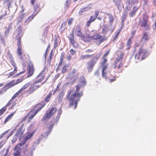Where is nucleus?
<instances>
[{
  "instance_id": "nucleus-48",
  "label": "nucleus",
  "mask_w": 156,
  "mask_h": 156,
  "mask_svg": "<svg viewBox=\"0 0 156 156\" xmlns=\"http://www.w3.org/2000/svg\"><path fill=\"white\" fill-rule=\"evenodd\" d=\"M120 32H121V31L120 30H119L116 33V34H115V35L114 36V38L113 39V41H114L116 40V39L117 38L118 36L119 35Z\"/></svg>"
},
{
  "instance_id": "nucleus-11",
  "label": "nucleus",
  "mask_w": 156,
  "mask_h": 156,
  "mask_svg": "<svg viewBox=\"0 0 156 156\" xmlns=\"http://www.w3.org/2000/svg\"><path fill=\"white\" fill-rule=\"evenodd\" d=\"M76 69H73L69 73L70 78L73 80L71 83L72 84L76 82L79 76V73H76Z\"/></svg>"
},
{
  "instance_id": "nucleus-52",
  "label": "nucleus",
  "mask_w": 156,
  "mask_h": 156,
  "mask_svg": "<svg viewBox=\"0 0 156 156\" xmlns=\"http://www.w3.org/2000/svg\"><path fill=\"white\" fill-rule=\"evenodd\" d=\"M54 123H52L51 125H50V126H49V129H48V131L49 132H51L54 126Z\"/></svg>"
},
{
  "instance_id": "nucleus-58",
  "label": "nucleus",
  "mask_w": 156,
  "mask_h": 156,
  "mask_svg": "<svg viewBox=\"0 0 156 156\" xmlns=\"http://www.w3.org/2000/svg\"><path fill=\"white\" fill-rule=\"evenodd\" d=\"M65 55V53L64 52H62L61 54L60 58L62 59H64V58Z\"/></svg>"
},
{
  "instance_id": "nucleus-25",
  "label": "nucleus",
  "mask_w": 156,
  "mask_h": 156,
  "mask_svg": "<svg viewBox=\"0 0 156 156\" xmlns=\"http://www.w3.org/2000/svg\"><path fill=\"white\" fill-rule=\"evenodd\" d=\"M16 111L14 112H12L8 115L5 118L4 123H6L8 121L10 120L14 114L15 113Z\"/></svg>"
},
{
  "instance_id": "nucleus-46",
  "label": "nucleus",
  "mask_w": 156,
  "mask_h": 156,
  "mask_svg": "<svg viewBox=\"0 0 156 156\" xmlns=\"http://www.w3.org/2000/svg\"><path fill=\"white\" fill-rule=\"evenodd\" d=\"M52 52L51 51L50 53L49 54V58L47 60V62H48L49 63H50L51 59L52 58Z\"/></svg>"
},
{
  "instance_id": "nucleus-20",
  "label": "nucleus",
  "mask_w": 156,
  "mask_h": 156,
  "mask_svg": "<svg viewBox=\"0 0 156 156\" xmlns=\"http://www.w3.org/2000/svg\"><path fill=\"white\" fill-rule=\"evenodd\" d=\"M102 62L101 63V67L102 68L107 69L108 66V64H107L108 60L106 58L102 57Z\"/></svg>"
},
{
  "instance_id": "nucleus-13",
  "label": "nucleus",
  "mask_w": 156,
  "mask_h": 156,
  "mask_svg": "<svg viewBox=\"0 0 156 156\" xmlns=\"http://www.w3.org/2000/svg\"><path fill=\"white\" fill-rule=\"evenodd\" d=\"M23 29L22 28H18L16 30V38L17 40V43H21V39L23 36L22 33Z\"/></svg>"
},
{
  "instance_id": "nucleus-1",
  "label": "nucleus",
  "mask_w": 156,
  "mask_h": 156,
  "mask_svg": "<svg viewBox=\"0 0 156 156\" xmlns=\"http://www.w3.org/2000/svg\"><path fill=\"white\" fill-rule=\"evenodd\" d=\"M81 87V85L78 84L76 86V90L75 92L71 95V90L68 93L66 99L69 102V106L71 107L74 105V109H75L77 106L78 102L79 101L80 98L83 95L82 92L78 93Z\"/></svg>"
},
{
  "instance_id": "nucleus-21",
  "label": "nucleus",
  "mask_w": 156,
  "mask_h": 156,
  "mask_svg": "<svg viewBox=\"0 0 156 156\" xmlns=\"http://www.w3.org/2000/svg\"><path fill=\"white\" fill-rule=\"evenodd\" d=\"M7 57L10 60L11 63H12L13 65H14L15 62L13 58L12 55L10 52L9 50H8L7 53Z\"/></svg>"
},
{
  "instance_id": "nucleus-39",
  "label": "nucleus",
  "mask_w": 156,
  "mask_h": 156,
  "mask_svg": "<svg viewBox=\"0 0 156 156\" xmlns=\"http://www.w3.org/2000/svg\"><path fill=\"white\" fill-rule=\"evenodd\" d=\"M87 7H85L83 8H81L80 9L79 11V12L78 13L80 15H83V12L86 11L87 9Z\"/></svg>"
},
{
  "instance_id": "nucleus-33",
  "label": "nucleus",
  "mask_w": 156,
  "mask_h": 156,
  "mask_svg": "<svg viewBox=\"0 0 156 156\" xmlns=\"http://www.w3.org/2000/svg\"><path fill=\"white\" fill-rule=\"evenodd\" d=\"M52 95V94L51 93H49L46 96V98L44 100V101L46 102H48L49 101Z\"/></svg>"
},
{
  "instance_id": "nucleus-40",
  "label": "nucleus",
  "mask_w": 156,
  "mask_h": 156,
  "mask_svg": "<svg viewBox=\"0 0 156 156\" xmlns=\"http://www.w3.org/2000/svg\"><path fill=\"white\" fill-rule=\"evenodd\" d=\"M68 66L66 65H65L62 69V74L66 73L68 70Z\"/></svg>"
},
{
  "instance_id": "nucleus-61",
  "label": "nucleus",
  "mask_w": 156,
  "mask_h": 156,
  "mask_svg": "<svg viewBox=\"0 0 156 156\" xmlns=\"http://www.w3.org/2000/svg\"><path fill=\"white\" fill-rule=\"evenodd\" d=\"M25 15L24 14H22L21 15L20 18H21V21H23V19H24V18L25 17Z\"/></svg>"
},
{
  "instance_id": "nucleus-6",
  "label": "nucleus",
  "mask_w": 156,
  "mask_h": 156,
  "mask_svg": "<svg viewBox=\"0 0 156 156\" xmlns=\"http://www.w3.org/2000/svg\"><path fill=\"white\" fill-rule=\"evenodd\" d=\"M149 16L147 13L143 14V20L141 22V27H144L146 30H148L150 28V24L148 23Z\"/></svg>"
},
{
  "instance_id": "nucleus-8",
  "label": "nucleus",
  "mask_w": 156,
  "mask_h": 156,
  "mask_svg": "<svg viewBox=\"0 0 156 156\" xmlns=\"http://www.w3.org/2000/svg\"><path fill=\"white\" fill-rule=\"evenodd\" d=\"M91 40H94L98 45H99L105 40L102 36L98 34L91 36Z\"/></svg>"
},
{
  "instance_id": "nucleus-5",
  "label": "nucleus",
  "mask_w": 156,
  "mask_h": 156,
  "mask_svg": "<svg viewBox=\"0 0 156 156\" xmlns=\"http://www.w3.org/2000/svg\"><path fill=\"white\" fill-rule=\"evenodd\" d=\"M57 110L56 107H53L50 109L46 111L42 118V121H45L50 118L52 115L55 113Z\"/></svg>"
},
{
  "instance_id": "nucleus-55",
  "label": "nucleus",
  "mask_w": 156,
  "mask_h": 156,
  "mask_svg": "<svg viewBox=\"0 0 156 156\" xmlns=\"http://www.w3.org/2000/svg\"><path fill=\"white\" fill-rule=\"evenodd\" d=\"M120 45V47H119V49L121 50L123 48L124 46V44L123 43L121 42Z\"/></svg>"
},
{
  "instance_id": "nucleus-59",
  "label": "nucleus",
  "mask_w": 156,
  "mask_h": 156,
  "mask_svg": "<svg viewBox=\"0 0 156 156\" xmlns=\"http://www.w3.org/2000/svg\"><path fill=\"white\" fill-rule=\"evenodd\" d=\"M16 104V102H13L12 103L11 106L9 108V109H12L13 108L15 105Z\"/></svg>"
},
{
  "instance_id": "nucleus-54",
  "label": "nucleus",
  "mask_w": 156,
  "mask_h": 156,
  "mask_svg": "<svg viewBox=\"0 0 156 156\" xmlns=\"http://www.w3.org/2000/svg\"><path fill=\"white\" fill-rule=\"evenodd\" d=\"M70 52L72 55H73L76 53V51L74 50L73 49H71L70 50Z\"/></svg>"
},
{
  "instance_id": "nucleus-60",
  "label": "nucleus",
  "mask_w": 156,
  "mask_h": 156,
  "mask_svg": "<svg viewBox=\"0 0 156 156\" xmlns=\"http://www.w3.org/2000/svg\"><path fill=\"white\" fill-rule=\"evenodd\" d=\"M63 61H64L63 59H62V58H60V62L59 63V64L58 65V66H61V65H62Z\"/></svg>"
},
{
  "instance_id": "nucleus-18",
  "label": "nucleus",
  "mask_w": 156,
  "mask_h": 156,
  "mask_svg": "<svg viewBox=\"0 0 156 156\" xmlns=\"http://www.w3.org/2000/svg\"><path fill=\"white\" fill-rule=\"evenodd\" d=\"M74 31L76 35L77 36L80 37H82L83 35L81 31V29L80 26L77 25L74 29Z\"/></svg>"
},
{
  "instance_id": "nucleus-7",
  "label": "nucleus",
  "mask_w": 156,
  "mask_h": 156,
  "mask_svg": "<svg viewBox=\"0 0 156 156\" xmlns=\"http://www.w3.org/2000/svg\"><path fill=\"white\" fill-rule=\"evenodd\" d=\"M42 85V84H37L36 82H34L31 83L27 89V91L28 94L33 93L34 91L40 88Z\"/></svg>"
},
{
  "instance_id": "nucleus-49",
  "label": "nucleus",
  "mask_w": 156,
  "mask_h": 156,
  "mask_svg": "<svg viewBox=\"0 0 156 156\" xmlns=\"http://www.w3.org/2000/svg\"><path fill=\"white\" fill-rule=\"evenodd\" d=\"M73 18H70L68 21V24L69 25V26H70L72 23H73Z\"/></svg>"
},
{
  "instance_id": "nucleus-53",
  "label": "nucleus",
  "mask_w": 156,
  "mask_h": 156,
  "mask_svg": "<svg viewBox=\"0 0 156 156\" xmlns=\"http://www.w3.org/2000/svg\"><path fill=\"white\" fill-rule=\"evenodd\" d=\"M99 13V11L98 10H96L95 11V16H94V17H95L96 19V18H97V17L98 16Z\"/></svg>"
},
{
  "instance_id": "nucleus-23",
  "label": "nucleus",
  "mask_w": 156,
  "mask_h": 156,
  "mask_svg": "<svg viewBox=\"0 0 156 156\" xmlns=\"http://www.w3.org/2000/svg\"><path fill=\"white\" fill-rule=\"evenodd\" d=\"M18 46L17 51L18 55L21 57H23L21 43H17Z\"/></svg>"
},
{
  "instance_id": "nucleus-14",
  "label": "nucleus",
  "mask_w": 156,
  "mask_h": 156,
  "mask_svg": "<svg viewBox=\"0 0 156 156\" xmlns=\"http://www.w3.org/2000/svg\"><path fill=\"white\" fill-rule=\"evenodd\" d=\"M44 73H41L36 77L35 80L34 82H36L37 84H43L44 83H41L44 79Z\"/></svg>"
},
{
  "instance_id": "nucleus-36",
  "label": "nucleus",
  "mask_w": 156,
  "mask_h": 156,
  "mask_svg": "<svg viewBox=\"0 0 156 156\" xmlns=\"http://www.w3.org/2000/svg\"><path fill=\"white\" fill-rule=\"evenodd\" d=\"M127 16V13H123L122 17L121 23L122 25H123L124 22L126 20Z\"/></svg>"
},
{
  "instance_id": "nucleus-32",
  "label": "nucleus",
  "mask_w": 156,
  "mask_h": 156,
  "mask_svg": "<svg viewBox=\"0 0 156 156\" xmlns=\"http://www.w3.org/2000/svg\"><path fill=\"white\" fill-rule=\"evenodd\" d=\"M11 65L14 67V69L13 72H11L9 73V76H12L14 75V74L16 73L17 71V68L16 66V65L14 62V65H13L12 63L11 64Z\"/></svg>"
},
{
  "instance_id": "nucleus-27",
  "label": "nucleus",
  "mask_w": 156,
  "mask_h": 156,
  "mask_svg": "<svg viewBox=\"0 0 156 156\" xmlns=\"http://www.w3.org/2000/svg\"><path fill=\"white\" fill-rule=\"evenodd\" d=\"M133 38V36H131L128 39L127 43L126 46L127 48L126 49L127 50H129L130 48L131 44H132V42L131 41V39Z\"/></svg>"
},
{
  "instance_id": "nucleus-29",
  "label": "nucleus",
  "mask_w": 156,
  "mask_h": 156,
  "mask_svg": "<svg viewBox=\"0 0 156 156\" xmlns=\"http://www.w3.org/2000/svg\"><path fill=\"white\" fill-rule=\"evenodd\" d=\"M149 39V37L148 35V33L147 32H144L143 34V35L141 38L142 41H148Z\"/></svg>"
},
{
  "instance_id": "nucleus-2",
  "label": "nucleus",
  "mask_w": 156,
  "mask_h": 156,
  "mask_svg": "<svg viewBox=\"0 0 156 156\" xmlns=\"http://www.w3.org/2000/svg\"><path fill=\"white\" fill-rule=\"evenodd\" d=\"M41 102L37 104L34 109H32L28 113L25 117L23 118L22 121H25L28 117L27 122H30L36 114L45 106V103L41 104Z\"/></svg>"
},
{
  "instance_id": "nucleus-16",
  "label": "nucleus",
  "mask_w": 156,
  "mask_h": 156,
  "mask_svg": "<svg viewBox=\"0 0 156 156\" xmlns=\"http://www.w3.org/2000/svg\"><path fill=\"white\" fill-rule=\"evenodd\" d=\"M15 85H16L15 83L14 80H13L5 85L3 87L2 89L5 88L3 89L4 92H5L8 89L14 86Z\"/></svg>"
},
{
  "instance_id": "nucleus-44",
  "label": "nucleus",
  "mask_w": 156,
  "mask_h": 156,
  "mask_svg": "<svg viewBox=\"0 0 156 156\" xmlns=\"http://www.w3.org/2000/svg\"><path fill=\"white\" fill-rule=\"evenodd\" d=\"M40 5L37 3H36L34 5V9L35 11H36L39 8Z\"/></svg>"
},
{
  "instance_id": "nucleus-26",
  "label": "nucleus",
  "mask_w": 156,
  "mask_h": 156,
  "mask_svg": "<svg viewBox=\"0 0 156 156\" xmlns=\"http://www.w3.org/2000/svg\"><path fill=\"white\" fill-rule=\"evenodd\" d=\"M27 141L24 139H23V140L21 141L20 143L17 144L15 146V147L14 149V150L15 151L16 149H18V148L19 149V148L24 144Z\"/></svg>"
},
{
  "instance_id": "nucleus-4",
  "label": "nucleus",
  "mask_w": 156,
  "mask_h": 156,
  "mask_svg": "<svg viewBox=\"0 0 156 156\" xmlns=\"http://www.w3.org/2000/svg\"><path fill=\"white\" fill-rule=\"evenodd\" d=\"M147 51L143 49L141 47L139 49L138 54H136L135 56V58L137 60L141 61L147 57Z\"/></svg>"
},
{
  "instance_id": "nucleus-62",
  "label": "nucleus",
  "mask_w": 156,
  "mask_h": 156,
  "mask_svg": "<svg viewBox=\"0 0 156 156\" xmlns=\"http://www.w3.org/2000/svg\"><path fill=\"white\" fill-rule=\"evenodd\" d=\"M66 25V21L63 22L61 26V28L62 29L63 27V26L65 27Z\"/></svg>"
},
{
  "instance_id": "nucleus-42",
  "label": "nucleus",
  "mask_w": 156,
  "mask_h": 156,
  "mask_svg": "<svg viewBox=\"0 0 156 156\" xmlns=\"http://www.w3.org/2000/svg\"><path fill=\"white\" fill-rule=\"evenodd\" d=\"M106 69L102 68V76L103 77L105 78V79L107 78V77L106 76V73L105 72V70Z\"/></svg>"
},
{
  "instance_id": "nucleus-28",
  "label": "nucleus",
  "mask_w": 156,
  "mask_h": 156,
  "mask_svg": "<svg viewBox=\"0 0 156 156\" xmlns=\"http://www.w3.org/2000/svg\"><path fill=\"white\" fill-rule=\"evenodd\" d=\"M35 133V131H33L31 133L29 132L27 133H26V136L24 137L23 139H24L27 141L34 135Z\"/></svg>"
},
{
  "instance_id": "nucleus-31",
  "label": "nucleus",
  "mask_w": 156,
  "mask_h": 156,
  "mask_svg": "<svg viewBox=\"0 0 156 156\" xmlns=\"http://www.w3.org/2000/svg\"><path fill=\"white\" fill-rule=\"evenodd\" d=\"M93 54L91 55H82L80 56V60H83L88 59L91 57L93 56Z\"/></svg>"
},
{
  "instance_id": "nucleus-38",
  "label": "nucleus",
  "mask_w": 156,
  "mask_h": 156,
  "mask_svg": "<svg viewBox=\"0 0 156 156\" xmlns=\"http://www.w3.org/2000/svg\"><path fill=\"white\" fill-rule=\"evenodd\" d=\"M62 113V111L60 108L59 110L58 111V113L56 117V119L57 120V121H58V120L59 119L60 115Z\"/></svg>"
},
{
  "instance_id": "nucleus-9",
  "label": "nucleus",
  "mask_w": 156,
  "mask_h": 156,
  "mask_svg": "<svg viewBox=\"0 0 156 156\" xmlns=\"http://www.w3.org/2000/svg\"><path fill=\"white\" fill-rule=\"evenodd\" d=\"M27 69L28 74L27 77H29L32 76L34 71V64L31 61H29L27 63Z\"/></svg>"
},
{
  "instance_id": "nucleus-57",
  "label": "nucleus",
  "mask_w": 156,
  "mask_h": 156,
  "mask_svg": "<svg viewBox=\"0 0 156 156\" xmlns=\"http://www.w3.org/2000/svg\"><path fill=\"white\" fill-rule=\"evenodd\" d=\"M8 130L4 132L3 133H2L0 135V139L2 138L3 136L4 135L7 134L8 132Z\"/></svg>"
},
{
  "instance_id": "nucleus-47",
  "label": "nucleus",
  "mask_w": 156,
  "mask_h": 156,
  "mask_svg": "<svg viewBox=\"0 0 156 156\" xmlns=\"http://www.w3.org/2000/svg\"><path fill=\"white\" fill-rule=\"evenodd\" d=\"M22 92L21 91V90H20L17 92H16V93H15L13 95L12 98L13 99H14Z\"/></svg>"
},
{
  "instance_id": "nucleus-45",
  "label": "nucleus",
  "mask_w": 156,
  "mask_h": 156,
  "mask_svg": "<svg viewBox=\"0 0 156 156\" xmlns=\"http://www.w3.org/2000/svg\"><path fill=\"white\" fill-rule=\"evenodd\" d=\"M15 151H16L13 154L14 155H20V148H19H19L16 149Z\"/></svg>"
},
{
  "instance_id": "nucleus-12",
  "label": "nucleus",
  "mask_w": 156,
  "mask_h": 156,
  "mask_svg": "<svg viewBox=\"0 0 156 156\" xmlns=\"http://www.w3.org/2000/svg\"><path fill=\"white\" fill-rule=\"evenodd\" d=\"M68 38L71 44L74 48H77L78 47V44L76 42L75 40L74 36L73 33L71 34L70 35H69Z\"/></svg>"
},
{
  "instance_id": "nucleus-30",
  "label": "nucleus",
  "mask_w": 156,
  "mask_h": 156,
  "mask_svg": "<svg viewBox=\"0 0 156 156\" xmlns=\"http://www.w3.org/2000/svg\"><path fill=\"white\" fill-rule=\"evenodd\" d=\"M106 15L108 16L109 19V23L112 25L113 23L114 20V19L112 15L110 13H107L106 14Z\"/></svg>"
},
{
  "instance_id": "nucleus-35",
  "label": "nucleus",
  "mask_w": 156,
  "mask_h": 156,
  "mask_svg": "<svg viewBox=\"0 0 156 156\" xmlns=\"http://www.w3.org/2000/svg\"><path fill=\"white\" fill-rule=\"evenodd\" d=\"M109 29L108 27L106 26H105L103 27L102 29V33L103 34H106L107 33Z\"/></svg>"
},
{
  "instance_id": "nucleus-19",
  "label": "nucleus",
  "mask_w": 156,
  "mask_h": 156,
  "mask_svg": "<svg viewBox=\"0 0 156 156\" xmlns=\"http://www.w3.org/2000/svg\"><path fill=\"white\" fill-rule=\"evenodd\" d=\"M81 37L84 42H89L91 40V36H90L88 34L83 35Z\"/></svg>"
},
{
  "instance_id": "nucleus-51",
  "label": "nucleus",
  "mask_w": 156,
  "mask_h": 156,
  "mask_svg": "<svg viewBox=\"0 0 156 156\" xmlns=\"http://www.w3.org/2000/svg\"><path fill=\"white\" fill-rule=\"evenodd\" d=\"M116 80V77L115 76H114L112 78H110L109 79V81L110 83L113 82Z\"/></svg>"
},
{
  "instance_id": "nucleus-41",
  "label": "nucleus",
  "mask_w": 156,
  "mask_h": 156,
  "mask_svg": "<svg viewBox=\"0 0 156 156\" xmlns=\"http://www.w3.org/2000/svg\"><path fill=\"white\" fill-rule=\"evenodd\" d=\"M23 80V78H21L19 79H17L16 80H14L15 83V85H16L22 81Z\"/></svg>"
},
{
  "instance_id": "nucleus-63",
  "label": "nucleus",
  "mask_w": 156,
  "mask_h": 156,
  "mask_svg": "<svg viewBox=\"0 0 156 156\" xmlns=\"http://www.w3.org/2000/svg\"><path fill=\"white\" fill-rule=\"evenodd\" d=\"M100 72L99 70L96 71L95 73V75L97 76H98L100 75Z\"/></svg>"
},
{
  "instance_id": "nucleus-50",
  "label": "nucleus",
  "mask_w": 156,
  "mask_h": 156,
  "mask_svg": "<svg viewBox=\"0 0 156 156\" xmlns=\"http://www.w3.org/2000/svg\"><path fill=\"white\" fill-rule=\"evenodd\" d=\"M124 55V53L122 51H121L120 52V55L119 56V59H122Z\"/></svg>"
},
{
  "instance_id": "nucleus-43",
  "label": "nucleus",
  "mask_w": 156,
  "mask_h": 156,
  "mask_svg": "<svg viewBox=\"0 0 156 156\" xmlns=\"http://www.w3.org/2000/svg\"><path fill=\"white\" fill-rule=\"evenodd\" d=\"M58 46V39L57 38H56L54 41V49H55Z\"/></svg>"
},
{
  "instance_id": "nucleus-17",
  "label": "nucleus",
  "mask_w": 156,
  "mask_h": 156,
  "mask_svg": "<svg viewBox=\"0 0 156 156\" xmlns=\"http://www.w3.org/2000/svg\"><path fill=\"white\" fill-rule=\"evenodd\" d=\"M13 102V99L12 98L6 105L0 109V111H1L2 113L4 114L6 110L7 107L9 106L11 104H12Z\"/></svg>"
},
{
  "instance_id": "nucleus-56",
  "label": "nucleus",
  "mask_w": 156,
  "mask_h": 156,
  "mask_svg": "<svg viewBox=\"0 0 156 156\" xmlns=\"http://www.w3.org/2000/svg\"><path fill=\"white\" fill-rule=\"evenodd\" d=\"M110 49L108 50L107 51V52H106L103 55L102 57H103V58H106L105 57L107 56L108 55V54L110 52Z\"/></svg>"
},
{
  "instance_id": "nucleus-15",
  "label": "nucleus",
  "mask_w": 156,
  "mask_h": 156,
  "mask_svg": "<svg viewBox=\"0 0 156 156\" xmlns=\"http://www.w3.org/2000/svg\"><path fill=\"white\" fill-rule=\"evenodd\" d=\"M12 27V23H9L7 27L5 28V30L4 32V35L5 37H7L9 35L10 31Z\"/></svg>"
},
{
  "instance_id": "nucleus-34",
  "label": "nucleus",
  "mask_w": 156,
  "mask_h": 156,
  "mask_svg": "<svg viewBox=\"0 0 156 156\" xmlns=\"http://www.w3.org/2000/svg\"><path fill=\"white\" fill-rule=\"evenodd\" d=\"M35 15L34 14H32L31 15L28 17L27 20H25L24 21V23H29L34 18Z\"/></svg>"
},
{
  "instance_id": "nucleus-24",
  "label": "nucleus",
  "mask_w": 156,
  "mask_h": 156,
  "mask_svg": "<svg viewBox=\"0 0 156 156\" xmlns=\"http://www.w3.org/2000/svg\"><path fill=\"white\" fill-rule=\"evenodd\" d=\"M138 9V7H137L136 6H134L133 8L132 11L129 13V16L132 17H133L135 15L136 12Z\"/></svg>"
},
{
  "instance_id": "nucleus-22",
  "label": "nucleus",
  "mask_w": 156,
  "mask_h": 156,
  "mask_svg": "<svg viewBox=\"0 0 156 156\" xmlns=\"http://www.w3.org/2000/svg\"><path fill=\"white\" fill-rule=\"evenodd\" d=\"M95 20V17H94V16H91L90 17V19L86 23V27H89L91 23L94 21Z\"/></svg>"
},
{
  "instance_id": "nucleus-3",
  "label": "nucleus",
  "mask_w": 156,
  "mask_h": 156,
  "mask_svg": "<svg viewBox=\"0 0 156 156\" xmlns=\"http://www.w3.org/2000/svg\"><path fill=\"white\" fill-rule=\"evenodd\" d=\"M100 56V54H97L92 59L87 62V69L88 72H90L92 70L95 64Z\"/></svg>"
},
{
  "instance_id": "nucleus-64",
  "label": "nucleus",
  "mask_w": 156,
  "mask_h": 156,
  "mask_svg": "<svg viewBox=\"0 0 156 156\" xmlns=\"http://www.w3.org/2000/svg\"><path fill=\"white\" fill-rule=\"evenodd\" d=\"M93 51L92 49H88L85 51V52L86 53L91 52Z\"/></svg>"
},
{
  "instance_id": "nucleus-37",
  "label": "nucleus",
  "mask_w": 156,
  "mask_h": 156,
  "mask_svg": "<svg viewBox=\"0 0 156 156\" xmlns=\"http://www.w3.org/2000/svg\"><path fill=\"white\" fill-rule=\"evenodd\" d=\"M30 85V83H28L25 84L20 90L22 92L24 90L27 89Z\"/></svg>"
},
{
  "instance_id": "nucleus-10",
  "label": "nucleus",
  "mask_w": 156,
  "mask_h": 156,
  "mask_svg": "<svg viewBox=\"0 0 156 156\" xmlns=\"http://www.w3.org/2000/svg\"><path fill=\"white\" fill-rule=\"evenodd\" d=\"M119 62V59L118 58H117L115 62L114 67L116 69V72L119 73L122 72L123 64L122 62H120L117 65V64Z\"/></svg>"
}]
</instances>
